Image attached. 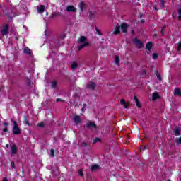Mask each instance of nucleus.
I'll list each match as a JSON object with an SVG mask.
<instances>
[{
    "label": "nucleus",
    "mask_w": 181,
    "mask_h": 181,
    "mask_svg": "<svg viewBox=\"0 0 181 181\" xmlns=\"http://www.w3.org/2000/svg\"><path fill=\"white\" fill-rule=\"evenodd\" d=\"M90 43L87 41V38L85 36H81L78 40V50H81L83 47H87Z\"/></svg>",
    "instance_id": "f257e3e1"
},
{
    "label": "nucleus",
    "mask_w": 181,
    "mask_h": 181,
    "mask_svg": "<svg viewBox=\"0 0 181 181\" xmlns=\"http://www.w3.org/2000/svg\"><path fill=\"white\" fill-rule=\"evenodd\" d=\"M13 134H14V135H19V134H21V128H19L16 121H13Z\"/></svg>",
    "instance_id": "f03ea898"
},
{
    "label": "nucleus",
    "mask_w": 181,
    "mask_h": 181,
    "mask_svg": "<svg viewBox=\"0 0 181 181\" xmlns=\"http://www.w3.org/2000/svg\"><path fill=\"white\" fill-rule=\"evenodd\" d=\"M1 33L3 36H6V35L9 33V28L8 27V25L5 24L1 28Z\"/></svg>",
    "instance_id": "7ed1b4c3"
},
{
    "label": "nucleus",
    "mask_w": 181,
    "mask_h": 181,
    "mask_svg": "<svg viewBox=\"0 0 181 181\" xmlns=\"http://www.w3.org/2000/svg\"><path fill=\"white\" fill-rule=\"evenodd\" d=\"M133 43H134L137 49H142V47H144V43L141 42V40H139L138 38H135L133 41Z\"/></svg>",
    "instance_id": "20e7f679"
},
{
    "label": "nucleus",
    "mask_w": 181,
    "mask_h": 181,
    "mask_svg": "<svg viewBox=\"0 0 181 181\" xmlns=\"http://www.w3.org/2000/svg\"><path fill=\"white\" fill-rule=\"evenodd\" d=\"M66 12L76 13V12H77V8H76L74 6L69 5L66 7Z\"/></svg>",
    "instance_id": "39448f33"
},
{
    "label": "nucleus",
    "mask_w": 181,
    "mask_h": 181,
    "mask_svg": "<svg viewBox=\"0 0 181 181\" xmlns=\"http://www.w3.org/2000/svg\"><path fill=\"white\" fill-rule=\"evenodd\" d=\"M113 34H115V35H119V33H121V26L119 25H116L113 28Z\"/></svg>",
    "instance_id": "423d86ee"
},
{
    "label": "nucleus",
    "mask_w": 181,
    "mask_h": 181,
    "mask_svg": "<svg viewBox=\"0 0 181 181\" xmlns=\"http://www.w3.org/2000/svg\"><path fill=\"white\" fill-rule=\"evenodd\" d=\"M120 28H121L122 32H123V33H127V29H128V28H129V25H128L125 23H123L121 24Z\"/></svg>",
    "instance_id": "0eeeda50"
},
{
    "label": "nucleus",
    "mask_w": 181,
    "mask_h": 181,
    "mask_svg": "<svg viewBox=\"0 0 181 181\" xmlns=\"http://www.w3.org/2000/svg\"><path fill=\"white\" fill-rule=\"evenodd\" d=\"M87 127L89 129H95L97 128V125L92 122H89L87 123Z\"/></svg>",
    "instance_id": "6e6552de"
},
{
    "label": "nucleus",
    "mask_w": 181,
    "mask_h": 181,
    "mask_svg": "<svg viewBox=\"0 0 181 181\" xmlns=\"http://www.w3.org/2000/svg\"><path fill=\"white\" fill-rule=\"evenodd\" d=\"M146 49L147 50L148 54L151 53V50L152 49V42H148L146 45Z\"/></svg>",
    "instance_id": "1a4fd4ad"
},
{
    "label": "nucleus",
    "mask_w": 181,
    "mask_h": 181,
    "mask_svg": "<svg viewBox=\"0 0 181 181\" xmlns=\"http://www.w3.org/2000/svg\"><path fill=\"white\" fill-rule=\"evenodd\" d=\"M74 122H75V124H80V122H81V118L80 117V116L74 115Z\"/></svg>",
    "instance_id": "9d476101"
},
{
    "label": "nucleus",
    "mask_w": 181,
    "mask_h": 181,
    "mask_svg": "<svg viewBox=\"0 0 181 181\" xmlns=\"http://www.w3.org/2000/svg\"><path fill=\"white\" fill-rule=\"evenodd\" d=\"M37 11L39 13H43V12H45V6L40 5V6H37Z\"/></svg>",
    "instance_id": "9b49d317"
},
{
    "label": "nucleus",
    "mask_w": 181,
    "mask_h": 181,
    "mask_svg": "<svg viewBox=\"0 0 181 181\" xmlns=\"http://www.w3.org/2000/svg\"><path fill=\"white\" fill-rule=\"evenodd\" d=\"M87 87L90 90H94L95 88V83H94L93 82H90L88 83Z\"/></svg>",
    "instance_id": "f8f14e48"
},
{
    "label": "nucleus",
    "mask_w": 181,
    "mask_h": 181,
    "mask_svg": "<svg viewBox=\"0 0 181 181\" xmlns=\"http://www.w3.org/2000/svg\"><path fill=\"white\" fill-rule=\"evenodd\" d=\"M11 149V155H15L16 152H18V148H16V146L15 145H13Z\"/></svg>",
    "instance_id": "ddd939ff"
},
{
    "label": "nucleus",
    "mask_w": 181,
    "mask_h": 181,
    "mask_svg": "<svg viewBox=\"0 0 181 181\" xmlns=\"http://www.w3.org/2000/svg\"><path fill=\"white\" fill-rule=\"evenodd\" d=\"M159 98V94L158 92H155L153 93V101H155L156 100H158Z\"/></svg>",
    "instance_id": "4468645a"
},
{
    "label": "nucleus",
    "mask_w": 181,
    "mask_h": 181,
    "mask_svg": "<svg viewBox=\"0 0 181 181\" xmlns=\"http://www.w3.org/2000/svg\"><path fill=\"white\" fill-rule=\"evenodd\" d=\"M174 135H175V136H179V135H180V129L179 128L174 129Z\"/></svg>",
    "instance_id": "2eb2a0df"
},
{
    "label": "nucleus",
    "mask_w": 181,
    "mask_h": 181,
    "mask_svg": "<svg viewBox=\"0 0 181 181\" xmlns=\"http://www.w3.org/2000/svg\"><path fill=\"white\" fill-rule=\"evenodd\" d=\"M134 100L136 101V107L141 108V103H139V100H138V98H136V96H134Z\"/></svg>",
    "instance_id": "dca6fc26"
},
{
    "label": "nucleus",
    "mask_w": 181,
    "mask_h": 181,
    "mask_svg": "<svg viewBox=\"0 0 181 181\" xmlns=\"http://www.w3.org/2000/svg\"><path fill=\"white\" fill-rule=\"evenodd\" d=\"M78 7H79V8H80V11H81V12H83V9H84V2L81 1V2L79 3Z\"/></svg>",
    "instance_id": "f3484780"
},
{
    "label": "nucleus",
    "mask_w": 181,
    "mask_h": 181,
    "mask_svg": "<svg viewBox=\"0 0 181 181\" xmlns=\"http://www.w3.org/2000/svg\"><path fill=\"white\" fill-rule=\"evenodd\" d=\"M120 104H122L124 108H128V106H127V101H125V100L122 99L120 100Z\"/></svg>",
    "instance_id": "a211bd4d"
},
{
    "label": "nucleus",
    "mask_w": 181,
    "mask_h": 181,
    "mask_svg": "<svg viewBox=\"0 0 181 181\" xmlns=\"http://www.w3.org/2000/svg\"><path fill=\"white\" fill-rule=\"evenodd\" d=\"M100 166L98 165H93L91 166L90 169L93 171H95L98 170V169H99Z\"/></svg>",
    "instance_id": "6ab92c4d"
},
{
    "label": "nucleus",
    "mask_w": 181,
    "mask_h": 181,
    "mask_svg": "<svg viewBox=\"0 0 181 181\" xmlns=\"http://www.w3.org/2000/svg\"><path fill=\"white\" fill-rule=\"evenodd\" d=\"M71 70H76V69H77V63L73 62L72 64H71Z\"/></svg>",
    "instance_id": "aec40b11"
},
{
    "label": "nucleus",
    "mask_w": 181,
    "mask_h": 181,
    "mask_svg": "<svg viewBox=\"0 0 181 181\" xmlns=\"http://www.w3.org/2000/svg\"><path fill=\"white\" fill-rule=\"evenodd\" d=\"M174 94H175V95L180 96L181 95L180 89H175V91H174Z\"/></svg>",
    "instance_id": "412c9836"
},
{
    "label": "nucleus",
    "mask_w": 181,
    "mask_h": 181,
    "mask_svg": "<svg viewBox=\"0 0 181 181\" xmlns=\"http://www.w3.org/2000/svg\"><path fill=\"white\" fill-rule=\"evenodd\" d=\"M155 74H156L158 80H159L160 81L162 80V78L160 77V74H159V72H158V71H156Z\"/></svg>",
    "instance_id": "4be33fe9"
},
{
    "label": "nucleus",
    "mask_w": 181,
    "mask_h": 181,
    "mask_svg": "<svg viewBox=\"0 0 181 181\" xmlns=\"http://www.w3.org/2000/svg\"><path fill=\"white\" fill-rule=\"evenodd\" d=\"M115 64H119V57L118 56L115 57Z\"/></svg>",
    "instance_id": "5701e85b"
},
{
    "label": "nucleus",
    "mask_w": 181,
    "mask_h": 181,
    "mask_svg": "<svg viewBox=\"0 0 181 181\" xmlns=\"http://www.w3.org/2000/svg\"><path fill=\"white\" fill-rule=\"evenodd\" d=\"M24 53H26L27 54H30V49H29L28 47H25Z\"/></svg>",
    "instance_id": "b1692460"
},
{
    "label": "nucleus",
    "mask_w": 181,
    "mask_h": 181,
    "mask_svg": "<svg viewBox=\"0 0 181 181\" xmlns=\"http://www.w3.org/2000/svg\"><path fill=\"white\" fill-rule=\"evenodd\" d=\"M160 8H165V1L160 0Z\"/></svg>",
    "instance_id": "393cba45"
},
{
    "label": "nucleus",
    "mask_w": 181,
    "mask_h": 181,
    "mask_svg": "<svg viewBox=\"0 0 181 181\" xmlns=\"http://www.w3.org/2000/svg\"><path fill=\"white\" fill-rule=\"evenodd\" d=\"M177 52H181V42H179L177 43Z\"/></svg>",
    "instance_id": "a878e982"
},
{
    "label": "nucleus",
    "mask_w": 181,
    "mask_h": 181,
    "mask_svg": "<svg viewBox=\"0 0 181 181\" xmlns=\"http://www.w3.org/2000/svg\"><path fill=\"white\" fill-rule=\"evenodd\" d=\"M95 30L99 36H103V33L98 28H95Z\"/></svg>",
    "instance_id": "bb28decb"
},
{
    "label": "nucleus",
    "mask_w": 181,
    "mask_h": 181,
    "mask_svg": "<svg viewBox=\"0 0 181 181\" xmlns=\"http://www.w3.org/2000/svg\"><path fill=\"white\" fill-rule=\"evenodd\" d=\"M4 124V125L6 127H8V123H3ZM3 132H8V128L6 127V128H5V129H3Z\"/></svg>",
    "instance_id": "cd10ccee"
},
{
    "label": "nucleus",
    "mask_w": 181,
    "mask_h": 181,
    "mask_svg": "<svg viewBox=\"0 0 181 181\" xmlns=\"http://www.w3.org/2000/svg\"><path fill=\"white\" fill-rule=\"evenodd\" d=\"M57 86V82L53 81L52 83V88H54Z\"/></svg>",
    "instance_id": "c85d7f7f"
},
{
    "label": "nucleus",
    "mask_w": 181,
    "mask_h": 181,
    "mask_svg": "<svg viewBox=\"0 0 181 181\" xmlns=\"http://www.w3.org/2000/svg\"><path fill=\"white\" fill-rule=\"evenodd\" d=\"M50 155H51V156H54V149H51L50 150Z\"/></svg>",
    "instance_id": "c756f323"
},
{
    "label": "nucleus",
    "mask_w": 181,
    "mask_h": 181,
    "mask_svg": "<svg viewBox=\"0 0 181 181\" xmlns=\"http://www.w3.org/2000/svg\"><path fill=\"white\" fill-rule=\"evenodd\" d=\"M78 175H79V176H81V177L83 176V170H78Z\"/></svg>",
    "instance_id": "7c9ffc66"
},
{
    "label": "nucleus",
    "mask_w": 181,
    "mask_h": 181,
    "mask_svg": "<svg viewBox=\"0 0 181 181\" xmlns=\"http://www.w3.org/2000/svg\"><path fill=\"white\" fill-rule=\"evenodd\" d=\"M153 59H158V54H156V53H154V54H153Z\"/></svg>",
    "instance_id": "2f4dec72"
},
{
    "label": "nucleus",
    "mask_w": 181,
    "mask_h": 181,
    "mask_svg": "<svg viewBox=\"0 0 181 181\" xmlns=\"http://www.w3.org/2000/svg\"><path fill=\"white\" fill-rule=\"evenodd\" d=\"M178 18L181 19V9L178 11Z\"/></svg>",
    "instance_id": "473e14b6"
},
{
    "label": "nucleus",
    "mask_w": 181,
    "mask_h": 181,
    "mask_svg": "<svg viewBox=\"0 0 181 181\" xmlns=\"http://www.w3.org/2000/svg\"><path fill=\"white\" fill-rule=\"evenodd\" d=\"M38 127H45V123H43V122L39 123Z\"/></svg>",
    "instance_id": "72a5a7b5"
},
{
    "label": "nucleus",
    "mask_w": 181,
    "mask_h": 181,
    "mask_svg": "<svg viewBox=\"0 0 181 181\" xmlns=\"http://www.w3.org/2000/svg\"><path fill=\"white\" fill-rule=\"evenodd\" d=\"M100 138H95L94 140H93V142H100Z\"/></svg>",
    "instance_id": "f704fd0d"
},
{
    "label": "nucleus",
    "mask_w": 181,
    "mask_h": 181,
    "mask_svg": "<svg viewBox=\"0 0 181 181\" xmlns=\"http://www.w3.org/2000/svg\"><path fill=\"white\" fill-rule=\"evenodd\" d=\"M11 165L12 169H14L15 168V163L14 162H11Z\"/></svg>",
    "instance_id": "c9c22d12"
},
{
    "label": "nucleus",
    "mask_w": 181,
    "mask_h": 181,
    "mask_svg": "<svg viewBox=\"0 0 181 181\" xmlns=\"http://www.w3.org/2000/svg\"><path fill=\"white\" fill-rule=\"evenodd\" d=\"M153 36H156V37H158V36H159L158 34V32H155L153 33Z\"/></svg>",
    "instance_id": "e433bc0d"
},
{
    "label": "nucleus",
    "mask_w": 181,
    "mask_h": 181,
    "mask_svg": "<svg viewBox=\"0 0 181 181\" xmlns=\"http://www.w3.org/2000/svg\"><path fill=\"white\" fill-rule=\"evenodd\" d=\"M153 9L154 11H158V7H156V6H154L153 7Z\"/></svg>",
    "instance_id": "4c0bfd02"
},
{
    "label": "nucleus",
    "mask_w": 181,
    "mask_h": 181,
    "mask_svg": "<svg viewBox=\"0 0 181 181\" xmlns=\"http://www.w3.org/2000/svg\"><path fill=\"white\" fill-rule=\"evenodd\" d=\"M144 149H146V147L143 146V147H141L140 151H144Z\"/></svg>",
    "instance_id": "58836bf2"
},
{
    "label": "nucleus",
    "mask_w": 181,
    "mask_h": 181,
    "mask_svg": "<svg viewBox=\"0 0 181 181\" xmlns=\"http://www.w3.org/2000/svg\"><path fill=\"white\" fill-rule=\"evenodd\" d=\"M164 29H165V28H163V29L161 30V34H162L163 36L164 35V34H163Z\"/></svg>",
    "instance_id": "ea45409f"
},
{
    "label": "nucleus",
    "mask_w": 181,
    "mask_h": 181,
    "mask_svg": "<svg viewBox=\"0 0 181 181\" xmlns=\"http://www.w3.org/2000/svg\"><path fill=\"white\" fill-rule=\"evenodd\" d=\"M25 124H26L27 125H29V122H28L27 120L25 121Z\"/></svg>",
    "instance_id": "a19ab883"
},
{
    "label": "nucleus",
    "mask_w": 181,
    "mask_h": 181,
    "mask_svg": "<svg viewBox=\"0 0 181 181\" xmlns=\"http://www.w3.org/2000/svg\"><path fill=\"white\" fill-rule=\"evenodd\" d=\"M59 101H62V100L59 99V98H57V103H59Z\"/></svg>",
    "instance_id": "79ce46f5"
},
{
    "label": "nucleus",
    "mask_w": 181,
    "mask_h": 181,
    "mask_svg": "<svg viewBox=\"0 0 181 181\" xmlns=\"http://www.w3.org/2000/svg\"><path fill=\"white\" fill-rule=\"evenodd\" d=\"M3 181H8V179H6V177H4V178L3 179Z\"/></svg>",
    "instance_id": "37998d69"
},
{
    "label": "nucleus",
    "mask_w": 181,
    "mask_h": 181,
    "mask_svg": "<svg viewBox=\"0 0 181 181\" xmlns=\"http://www.w3.org/2000/svg\"><path fill=\"white\" fill-rule=\"evenodd\" d=\"M6 148H9V144H6Z\"/></svg>",
    "instance_id": "c03bdc74"
},
{
    "label": "nucleus",
    "mask_w": 181,
    "mask_h": 181,
    "mask_svg": "<svg viewBox=\"0 0 181 181\" xmlns=\"http://www.w3.org/2000/svg\"><path fill=\"white\" fill-rule=\"evenodd\" d=\"M82 111H84V107L82 108Z\"/></svg>",
    "instance_id": "a18cd8bd"
}]
</instances>
